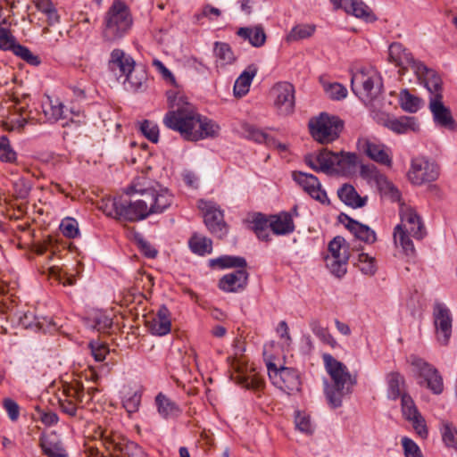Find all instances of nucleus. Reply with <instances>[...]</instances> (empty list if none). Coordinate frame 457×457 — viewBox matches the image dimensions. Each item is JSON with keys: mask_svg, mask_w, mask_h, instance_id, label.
I'll use <instances>...</instances> for the list:
<instances>
[{"mask_svg": "<svg viewBox=\"0 0 457 457\" xmlns=\"http://www.w3.org/2000/svg\"><path fill=\"white\" fill-rule=\"evenodd\" d=\"M401 223L394 229V240L399 245L407 256L415 255V248L410 237L416 239H422L426 235V229L421 218L416 211L407 205L400 208Z\"/></svg>", "mask_w": 457, "mask_h": 457, "instance_id": "nucleus-5", "label": "nucleus"}, {"mask_svg": "<svg viewBox=\"0 0 457 457\" xmlns=\"http://www.w3.org/2000/svg\"><path fill=\"white\" fill-rule=\"evenodd\" d=\"M147 74L143 68H133V70L122 78V83L126 90L137 92L145 87Z\"/></svg>", "mask_w": 457, "mask_h": 457, "instance_id": "nucleus-26", "label": "nucleus"}, {"mask_svg": "<svg viewBox=\"0 0 457 457\" xmlns=\"http://www.w3.org/2000/svg\"><path fill=\"white\" fill-rule=\"evenodd\" d=\"M153 65L157 69V71L162 74V78L165 80L170 81V83H175V78L171 71L159 60L155 59L153 61Z\"/></svg>", "mask_w": 457, "mask_h": 457, "instance_id": "nucleus-60", "label": "nucleus"}, {"mask_svg": "<svg viewBox=\"0 0 457 457\" xmlns=\"http://www.w3.org/2000/svg\"><path fill=\"white\" fill-rule=\"evenodd\" d=\"M248 276L246 270H237L224 275L219 281V287L225 292H238L246 287Z\"/></svg>", "mask_w": 457, "mask_h": 457, "instance_id": "nucleus-22", "label": "nucleus"}, {"mask_svg": "<svg viewBox=\"0 0 457 457\" xmlns=\"http://www.w3.org/2000/svg\"><path fill=\"white\" fill-rule=\"evenodd\" d=\"M258 68L254 64H250L236 79L234 84V95L242 97L249 91L251 83L256 76Z\"/></svg>", "mask_w": 457, "mask_h": 457, "instance_id": "nucleus-27", "label": "nucleus"}, {"mask_svg": "<svg viewBox=\"0 0 457 457\" xmlns=\"http://www.w3.org/2000/svg\"><path fill=\"white\" fill-rule=\"evenodd\" d=\"M141 392L136 391L124 397L122 405L129 414L135 413L138 411L141 403Z\"/></svg>", "mask_w": 457, "mask_h": 457, "instance_id": "nucleus-52", "label": "nucleus"}, {"mask_svg": "<svg viewBox=\"0 0 457 457\" xmlns=\"http://www.w3.org/2000/svg\"><path fill=\"white\" fill-rule=\"evenodd\" d=\"M323 89L327 96L332 100H342L347 96V89L345 86L337 82H328L320 79Z\"/></svg>", "mask_w": 457, "mask_h": 457, "instance_id": "nucleus-40", "label": "nucleus"}, {"mask_svg": "<svg viewBox=\"0 0 457 457\" xmlns=\"http://www.w3.org/2000/svg\"><path fill=\"white\" fill-rule=\"evenodd\" d=\"M40 446L48 457H68L60 442L57 441L55 435L42 436L40 437Z\"/></svg>", "mask_w": 457, "mask_h": 457, "instance_id": "nucleus-31", "label": "nucleus"}, {"mask_svg": "<svg viewBox=\"0 0 457 457\" xmlns=\"http://www.w3.org/2000/svg\"><path fill=\"white\" fill-rule=\"evenodd\" d=\"M272 232L276 235H288L295 230V224L290 212H281L270 217L269 224Z\"/></svg>", "mask_w": 457, "mask_h": 457, "instance_id": "nucleus-24", "label": "nucleus"}, {"mask_svg": "<svg viewBox=\"0 0 457 457\" xmlns=\"http://www.w3.org/2000/svg\"><path fill=\"white\" fill-rule=\"evenodd\" d=\"M295 427L301 432H303L308 435H312L314 431V428L311 423V420L309 416L305 414H302L300 411L296 412L295 418Z\"/></svg>", "mask_w": 457, "mask_h": 457, "instance_id": "nucleus-54", "label": "nucleus"}, {"mask_svg": "<svg viewBox=\"0 0 457 457\" xmlns=\"http://www.w3.org/2000/svg\"><path fill=\"white\" fill-rule=\"evenodd\" d=\"M385 126L397 134H405L409 131L419 129V124L415 117L401 116L399 118H387Z\"/></svg>", "mask_w": 457, "mask_h": 457, "instance_id": "nucleus-25", "label": "nucleus"}, {"mask_svg": "<svg viewBox=\"0 0 457 457\" xmlns=\"http://www.w3.org/2000/svg\"><path fill=\"white\" fill-rule=\"evenodd\" d=\"M0 161L7 163H14L17 161V153L6 136L0 137Z\"/></svg>", "mask_w": 457, "mask_h": 457, "instance_id": "nucleus-42", "label": "nucleus"}, {"mask_svg": "<svg viewBox=\"0 0 457 457\" xmlns=\"http://www.w3.org/2000/svg\"><path fill=\"white\" fill-rule=\"evenodd\" d=\"M163 124L188 141H198L219 135L220 127L214 120L202 116L194 107L169 111L163 117Z\"/></svg>", "mask_w": 457, "mask_h": 457, "instance_id": "nucleus-2", "label": "nucleus"}, {"mask_svg": "<svg viewBox=\"0 0 457 457\" xmlns=\"http://www.w3.org/2000/svg\"><path fill=\"white\" fill-rule=\"evenodd\" d=\"M401 107L411 113L416 112L421 107L422 100L410 93L408 89H403L399 95Z\"/></svg>", "mask_w": 457, "mask_h": 457, "instance_id": "nucleus-38", "label": "nucleus"}, {"mask_svg": "<svg viewBox=\"0 0 457 457\" xmlns=\"http://www.w3.org/2000/svg\"><path fill=\"white\" fill-rule=\"evenodd\" d=\"M387 397L391 400H396L405 394L403 392L404 378L399 372L393 371L386 376Z\"/></svg>", "mask_w": 457, "mask_h": 457, "instance_id": "nucleus-32", "label": "nucleus"}, {"mask_svg": "<svg viewBox=\"0 0 457 457\" xmlns=\"http://www.w3.org/2000/svg\"><path fill=\"white\" fill-rule=\"evenodd\" d=\"M338 220L358 239L367 244H372L377 240L375 231L369 226L353 220L347 214L342 212Z\"/></svg>", "mask_w": 457, "mask_h": 457, "instance_id": "nucleus-21", "label": "nucleus"}, {"mask_svg": "<svg viewBox=\"0 0 457 457\" xmlns=\"http://www.w3.org/2000/svg\"><path fill=\"white\" fill-rule=\"evenodd\" d=\"M433 319L436 339L440 345H446L452 335L453 319L450 310L444 303H435Z\"/></svg>", "mask_w": 457, "mask_h": 457, "instance_id": "nucleus-15", "label": "nucleus"}, {"mask_svg": "<svg viewBox=\"0 0 457 457\" xmlns=\"http://www.w3.org/2000/svg\"><path fill=\"white\" fill-rule=\"evenodd\" d=\"M351 87L355 95L363 101L370 103L381 95L383 90V80L377 72L370 75L361 73L354 75L351 79Z\"/></svg>", "mask_w": 457, "mask_h": 457, "instance_id": "nucleus-12", "label": "nucleus"}, {"mask_svg": "<svg viewBox=\"0 0 457 457\" xmlns=\"http://www.w3.org/2000/svg\"><path fill=\"white\" fill-rule=\"evenodd\" d=\"M170 111H179V109H186L187 107H193L189 103L186 102L184 98L174 90H169L166 93Z\"/></svg>", "mask_w": 457, "mask_h": 457, "instance_id": "nucleus-50", "label": "nucleus"}, {"mask_svg": "<svg viewBox=\"0 0 457 457\" xmlns=\"http://www.w3.org/2000/svg\"><path fill=\"white\" fill-rule=\"evenodd\" d=\"M337 195L343 203L352 208L363 207L367 203V197L360 196L355 188L349 184L343 185L337 190Z\"/></svg>", "mask_w": 457, "mask_h": 457, "instance_id": "nucleus-28", "label": "nucleus"}, {"mask_svg": "<svg viewBox=\"0 0 457 457\" xmlns=\"http://www.w3.org/2000/svg\"><path fill=\"white\" fill-rule=\"evenodd\" d=\"M402 445L405 457H422L421 451L418 445L409 437L402 438Z\"/></svg>", "mask_w": 457, "mask_h": 457, "instance_id": "nucleus-55", "label": "nucleus"}, {"mask_svg": "<svg viewBox=\"0 0 457 457\" xmlns=\"http://www.w3.org/2000/svg\"><path fill=\"white\" fill-rule=\"evenodd\" d=\"M12 53L30 65L38 66L41 63L37 55H35L28 47L20 44L14 46Z\"/></svg>", "mask_w": 457, "mask_h": 457, "instance_id": "nucleus-48", "label": "nucleus"}, {"mask_svg": "<svg viewBox=\"0 0 457 457\" xmlns=\"http://www.w3.org/2000/svg\"><path fill=\"white\" fill-rule=\"evenodd\" d=\"M355 265L362 274L367 276H373L377 271L375 258L370 256L368 253H359Z\"/></svg>", "mask_w": 457, "mask_h": 457, "instance_id": "nucleus-43", "label": "nucleus"}, {"mask_svg": "<svg viewBox=\"0 0 457 457\" xmlns=\"http://www.w3.org/2000/svg\"><path fill=\"white\" fill-rule=\"evenodd\" d=\"M86 325L99 332H106L112 326V320L105 313L97 312L87 318Z\"/></svg>", "mask_w": 457, "mask_h": 457, "instance_id": "nucleus-34", "label": "nucleus"}, {"mask_svg": "<svg viewBox=\"0 0 457 457\" xmlns=\"http://www.w3.org/2000/svg\"><path fill=\"white\" fill-rule=\"evenodd\" d=\"M60 230L69 238H74L79 234L78 222L73 218H65L60 224Z\"/></svg>", "mask_w": 457, "mask_h": 457, "instance_id": "nucleus-51", "label": "nucleus"}, {"mask_svg": "<svg viewBox=\"0 0 457 457\" xmlns=\"http://www.w3.org/2000/svg\"><path fill=\"white\" fill-rule=\"evenodd\" d=\"M43 112L50 122H56L60 120H65L69 118L67 113L68 109L58 99H53L47 96L46 100L43 103Z\"/></svg>", "mask_w": 457, "mask_h": 457, "instance_id": "nucleus-23", "label": "nucleus"}, {"mask_svg": "<svg viewBox=\"0 0 457 457\" xmlns=\"http://www.w3.org/2000/svg\"><path fill=\"white\" fill-rule=\"evenodd\" d=\"M132 19L126 4L115 0L104 17L103 37L107 41L121 38L129 29Z\"/></svg>", "mask_w": 457, "mask_h": 457, "instance_id": "nucleus-7", "label": "nucleus"}, {"mask_svg": "<svg viewBox=\"0 0 457 457\" xmlns=\"http://www.w3.org/2000/svg\"><path fill=\"white\" fill-rule=\"evenodd\" d=\"M315 26L310 24H300L295 26L287 37V41H298L308 38L315 32Z\"/></svg>", "mask_w": 457, "mask_h": 457, "instance_id": "nucleus-41", "label": "nucleus"}, {"mask_svg": "<svg viewBox=\"0 0 457 457\" xmlns=\"http://www.w3.org/2000/svg\"><path fill=\"white\" fill-rule=\"evenodd\" d=\"M268 220L266 216L261 212H257L253 215L252 220V229L253 231L263 230L264 228L270 227L268 225Z\"/></svg>", "mask_w": 457, "mask_h": 457, "instance_id": "nucleus-61", "label": "nucleus"}, {"mask_svg": "<svg viewBox=\"0 0 457 457\" xmlns=\"http://www.w3.org/2000/svg\"><path fill=\"white\" fill-rule=\"evenodd\" d=\"M237 35L247 40L253 46L261 47L265 44L266 34L262 26L242 27L237 31Z\"/></svg>", "mask_w": 457, "mask_h": 457, "instance_id": "nucleus-29", "label": "nucleus"}, {"mask_svg": "<svg viewBox=\"0 0 457 457\" xmlns=\"http://www.w3.org/2000/svg\"><path fill=\"white\" fill-rule=\"evenodd\" d=\"M199 208L204 213V222L212 235L218 238H223L228 232V227L224 220L223 211L212 203L201 201Z\"/></svg>", "mask_w": 457, "mask_h": 457, "instance_id": "nucleus-13", "label": "nucleus"}, {"mask_svg": "<svg viewBox=\"0 0 457 457\" xmlns=\"http://www.w3.org/2000/svg\"><path fill=\"white\" fill-rule=\"evenodd\" d=\"M322 361L330 380H324V394L328 405L333 408L342 406L343 399L350 395L357 384V378L348 368L330 353H323Z\"/></svg>", "mask_w": 457, "mask_h": 457, "instance_id": "nucleus-3", "label": "nucleus"}, {"mask_svg": "<svg viewBox=\"0 0 457 457\" xmlns=\"http://www.w3.org/2000/svg\"><path fill=\"white\" fill-rule=\"evenodd\" d=\"M135 66V60L123 50L116 48L111 52L108 70L117 80L122 79Z\"/></svg>", "mask_w": 457, "mask_h": 457, "instance_id": "nucleus-19", "label": "nucleus"}, {"mask_svg": "<svg viewBox=\"0 0 457 457\" xmlns=\"http://www.w3.org/2000/svg\"><path fill=\"white\" fill-rule=\"evenodd\" d=\"M125 193L129 195L137 193L140 198L134 201H112L111 214L130 222L145 220L151 214L163 212L170 206L173 199L170 191L159 184L145 188L132 185Z\"/></svg>", "mask_w": 457, "mask_h": 457, "instance_id": "nucleus-1", "label": "nucleus"}, {"mask_svg": "<svg viewBox=\"0 0 457 457\" xmlns=\"http://www.w3.org/2000/svg\"><path fill=\"white\" fill-rule=\"evenodd\" d=\"M335 9H343L346 13L367 22L376 20L370 7L361 0H330Z\"/></svg>", "mask_w": 457, "mask_h": 457, "instance_id": "nucleus-20", "label": "nucleus"}, {"mask_svg": "<svg viewBox=\"0 0 457 457\" xmlns=\"http://www.w3.org/2000/svg\"><path fill=\"white\" fill-rule=\"evenodd\" d=\"M59 406L62 412L68 414L69 416H75L77 413V406L76 404L68 399H59Z\"/></svg>", "mask_w": 457, "mask_h": 457, "instance_id": "nucleus-62", "label": "nucleus"}, {"mask_svg": "<svg viewBox=\"0 0 457 457\" xmlns=\"http://www.w3.org/2000/svg\"><path fill=\"white\" fill-rule=\"evenodd\" d=\"M268 375L272 384L288 395L301 389V379L298 370L294 368L280 366L273 362L267 364Z\"/></svg>", "mask_w": 457, "mask_h": 457, "instance_id": "nucleus-11", "label": "nucleus"}, {"mask_svg": "<svg viewBox=\"0 0 457 457\" xmlns=\"http://www.w3.org/2000/svg\"><path fill=\"white\" fill-rule=\"evenodd\" d=\"M3 406L7 411L8 417L12 421H16L20 416V407L18 403L11 398H5L3 401Z\"/></svg>", "mask_w": 457, "mask_h": 457, "instance_id": "nucleus-58", "label": "nucleus"}, {"mask_svg": "<svg viewBox=\"0 0 457 457\" xmlns=\"http://www.w3.org/2000/svg\"><path fill=\"white\" fill-rule=\"evenodd\" d=\"M136 241L142 253L148 258H154L157 255V250L146 241L142 236L137 235Z\"/></svg>", "mask_w": 457, "mask_h": 457, "instance_id": "nucleus-57", "label": "nucleus"}, {"mask_svg": "<svg viewBox=\"0 0 457 457\" xmlns=\"http://www.w3.org/2000/svg\"><path fill=\"white\" fill-rule=\"evenodd\" d=\"M242 129L247 138L257 143H264L267 145H270L271 143H275V138L253 125L245 123L242 126Z\"/></svg>", "mask_w": 457, "mask_h": 457, "instance_id": "nucleus-39", "label": "nucleus"}, {"mask_svg": "<svg viewBox=\"0 0 457 457\" xmlns=\"http://www.w3.org/2000/svg\"><path fill=\"white\" fill-rule=\"evenodd\" d=\"M19 324L25 328H31L34 327L35 316L32 312H23L18 317Z\"/></svg>", "mask_w": 457, "mask_h": 457, "instance_id": "nucleus-64", "label": "nucleus"}, {"mask_svg": "<svg viewBox=\"0 0 457 457\" xmlns=\"http://www.w3.org/2000/svg\"><path fill=\"white\" fill-rule=\"evenodd\" d=\"M349 255H343L342 257H326L325 262L329 271L337 278L345 276L347 270V262Z\"/></svg>", "mask_w": 457, "mask_h": 457, "instance_id": "nucleus-37", "label": "nucleus"}, {"mask_svg": "<svg viewBox=\"0 0 457 457\" xmlns=\"http://www.w3.org/2000/svg\"><path fill=\"white\" fill-rule=\"evenodd\" d=\"M15 195L19 199H26L31 190V186L26 180L21 179L13 185Z\"/></svg>", "mask_w": 457, "mask_h": 457, "instance_id": "nucleus-59", "label": "nucleus"}, {"mask_svg": "<svg viewBox=\"0 0 457 457\" xmlns=\"http://www.w3.org/2000/svg\"><path fill=\"white\" fill-rule=\"evenodd\" d=\"M274 106L279 115L287 116L295 111V87L289 82H279L272 88Z\"/></svg>", "mask_w": 457, "mask_h": 457, "instance_id": "nucleus-16", "label": "nucleus"}, {"mask_svg": "<svg viewBox=\"0 0 457 457\" xmlns=\"http://www.w3.org/2000/svg\"><path fill=\"white\" fill-rule=\"evenodd\" d=\"M292 178L311 197L321 204H329L327 193L322 189L321 184L316 176L302 171H294Z\"/></svg>", "mask_w": 457, "mask_h": 457, "instance_id": "nucleus-17", "label": "nucleus"}, {"mask_svg": "<svg viewBox=\"0 0 457 457\" xmlns=\"http://www.w3.org/2000/svg\"><path fill=\"white\" fill-rule=\"evenodd\" d=\"M155 403L157 406V411L159 414L163 419H170L177 417L180 414L181 410L179 405L168 398L162 393H159L155 397Z\"/></svg>", "mask_w": 457, "mask_h": 457, "instance_id": "nucleus-30", "label": "nucleus"}, {"mask_svg": "<svg viewBox=\"0 0 457 457\" xmlns=\"http://www.w3.org/2000/svg\"><path fill=\"white\" fill-rule=\"evenodd\" d=\"M211 267H219L220 269L238 268V270H245L247 266L246 260L241 256L221 255L209 261Z\"/></svg>", "mask_w": 457, "mask_h": 457, "instance_id": "nucleus-33", "label": "nucleus"}, {"mask_svg": "<svg viewBox=\"0 0 457 457\" xmlns=\"http://www.w3.org/2000/svg\"><path fill=\"white\" fill-rule=\"evenodd\" d=\"M408 361L412 366L418 378H420L419 384L420 386H426L435 395L443 392V378L436 367L415 354L410 355Z\"/></svg>", "mask_w": 457, "mask_h": 457, "instance_id": "nucleus-10", "label": "nucleus"}, {"mask_svg": "<svg viewBox=\"0 0 457 457\" xmlns=\"http://www.w3.org/2000/svg\"><path fill=\"white\" fill-rule=\"evenodd\" d=\"M188 244L191 251L198 255L211 253L212 250V241L197 234H194L190 237Z\"/></svg>", "mask_w": 457, "mask_h": 457, "instance_id": "nucleus-35", "label": "nucleus"}, {"mask_svg": "<svg viewBox=\"0 0 457 457\" xmlns=\"http://www.w3.org/2000/svg\"><path fill=\"white\" fill-rule=\"evenodd\" d=\"M304 162L316 172L346 175L355 170L358 156L354 153L343 151L333 153L328 149H322L317 153L306 154Z\"/></svg>", "mask_w": 457, "mask_h": 457, "instance_id": "nucleus-4", "label": "nucleus"}, {"mask_svg": "<svg viewBox=\"0 0 457 457\" xmlns=\"http://www.w3.org/2000/svg\"><path fill=\"white\" fill-rule=\"evenodd\" d=\"M402 402V411L406 420H413L417 419L419 415H420L414 404L412 398L407 395L403 394L401 398Z\"/></svg>", "mask_w": 457, "mask_h": 457, "instance_id": "nucleus-47", "label": "nucleus"}, {"mask_svg": "<svg viewBox=\"0 0 457 457\" xmlns=\"http://www.w3.org/2000/svg\"><path fill=\"white\" fill-rule=\"evenodd\" d=\"M147 326L150 332L155 336H165L170 331V320H164L157 318H153L147 320Z\"/></svg>", "mask_w": 457, "mask_h": 457, "instance_id": "nucleus-45", "label": "nucleus"}, {"mask_svg": "<svg viewBox=\"0 0 457 457\" xmlns=\"http://www.w3.org/2000/svg\"><path fill=\"white\" fill-rule=\"evenodd\" d=\"M439 176V169L434 162L423 156L411 160V169L408 172L410 181L414 185L436 180Z\"/></svg>", "mask_w": 457, "mask_h": 457, "instance_id": "nucleus-14", "label": "nucleus"}, {"mask_svg": "<svg viewBox=\"0 0 457 457\" xmlns=\"http://www.w3.org/2000/svg\"><path fill=\"white\" fill-rule=\"evenodd\" d=\"M344 128V122L337 116L320 113L318 117L310 119L309 129L312 137L321 143H330L338 138Z\"/></svg>", "mask_w": 457, "mask_h": 457, "instance_id": "nucleus-9", "label": "nucleus"}, {"mask_svg": "<svg viewBox=\"0 0 457 457\" xmlns=\"http://www.w3.org/2000/svg\"><path fill=\"white\" fill-rule=\"evenodd\" d=\"M88 346L90 348L91 354L96 361H103L109 352L107 346L104 344L99 343L97 341H91L88 344Z\"/></svg>", "mask_w": 457, "mask_h": 457, "instance_id": "nucleus-56", "label": "nucleus"}, {"mask_svg": "<svg viewBox=\"0 0 457 457\" xmlns=\"http://www.w3.org/2000/svg\"><path fill=\"white\" fill-rule=\"evenodd\" d=\"M39 419L46 426H52L58 422V416L54 411H39Z\"/></svg>", "mask_w": 457, "mask_h": 457, "instance_id": "nucleus-63", "label": "nucleus"}, {"mask_svg": "<svg viewBox=\"0 0 457 457\" xmlns=\"http://www.w3.org/2000/svg\"><path fill=\"white\" fill-rule=\"evenodd\" d=\"M388 56L390 62L400 68L401 74H404L410 67L421 83L436 73L424 62L415 60L411 53L399 42H394L389 46Z\"/></svg>", "mask_w": 457, "mask_h": 457, "instance_id": "nucleus-8", "label": "nucleus"}, {"mask_svg": "<svg viewBox=\"0 0 457 457\" xmlns=\"http://www.w3.org/2000/svg\"><path fill=\"white\" fill-rule=\"evenodd\" d=\"M17 45L18 43H16V39L10 30L0 27V49L4 51L11 50L12 52Z\"/></svg>", "mask_w": 457, "mask_h": 457, "instance_id": "nucleus-53", "label": "nucleus"}, {"mask_svg": "<svg viewBox=\"0 0 457 457\" xmlns=\"http://www.w3.org/2000/svg\"><path fill=\"white\" fill-rule=\"evenodd\" d=\"M140 131L152 143H157L159 140V128L154 122L145 120L140 124Z\"/></svg>", "mask_w": 457, "mask_h": 457, "instance_id": "nucleus-49", "label": "nucleus"}, {"mask_svg": "<svg viewBox=\"0 0 457 457\" xmlns=\"http://www.w3.org/2000/svg\"><path fill=\"white\" fill-rule=\"evenodd\" d=\"M213 52L221 66L232 64L236 61V56L228 43L215 42Z\"/></svg>", "mask_w": 457, "mask_h": 457, "instance_id": "nucleus-36", "label": "nucleus"}, {"mask_svg": "<svg viewBox=\"0 0 457 457\" xmlns=\"http://www.w3.org/2000/svg\"><path fill=\"white\" fill-rule=\"evenodd\" d=\"M425 87L430 94L429 110L435 123L442 128L453 130L456 127L451 110L443 104L442 80L437 73L424 81Z\"/></svg>", "mask_w": 457, "mask_h": 457, "instance_id": "nucleus-6", "label": "nucleus"}, {"mask_svg": "<svg viewBox=\"0 0 457 457\" xmlns=\"http://www.w3.org/2000/svg\"><path fill=\"white\" fill-rule=\"evenodd\" d=\"M441 432L443 441L445 445L457 449V429L453 423L449 421H443Z\"/></svg>", "mask_w": 457, "mask_h": 457, "instance_id": "nucleus-44", "label": "nucleus"}, {"mask_svg": "<svg viewBox=\"0 0 457 457\" xmlns=\"http://www.w3.org/2000/svg\"><path fill=\"white\" fill-rule=\"evenodd\" d=\"M357 147L359 151L363 152L372 161L387 167L392 165V157L385 145L376 140L363 137L358 139Z\"/></svg>", "mask_w": 457, "mask_h": 457, "instance_id": "nucleus-18", "label": "nucleus"}, {"mask_svg": "<svg viewBox=\"0 0 457 457\" xmlns=\"http://www.w3.org/2000/svg\"><path fill=\"white\" fill-rule=\"evenodd\" d=\"M345 240L343 237H335L328 243V249L330 254L326 257H342L343 255H349L348 252L345 248Z\"/></svg>", "mask_w": 457, "mask_h": 457, "instance_id": "nucleus-46", "label": "nucleus"}]
</instances>
